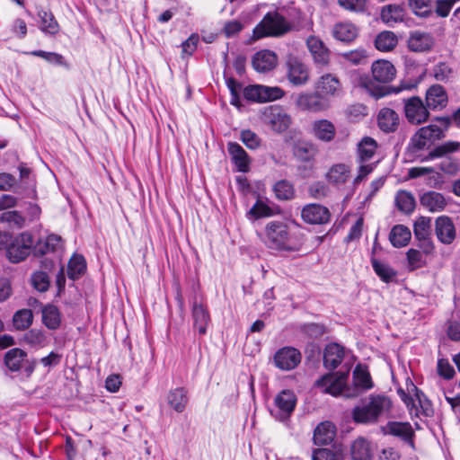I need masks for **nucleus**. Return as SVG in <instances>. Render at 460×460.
Segmentation results:
<instances>
[{
    "instance_id": "obj_1",
    "label": "nucleus",
    "mask_w": 460,
    "mask_h": 460,
    "mask_svg": "<svg viewBox=\"0 0 460 460\" xmlns=\"http://www.w3.org/2000/svg\"><path fill=\"white\" fill-rule=\"evenodd\" d=\"M259 236L266 247L278 252H299L303 245L300 240L290 234L288 225L279 220L267 223Z\"/></svg>"
},
{
    "instance_id": "obj_2",
    "label": "nucleus",
    "mask_w": 460,
    "mask_h": 460,
    "mask_svg": "<svg viewBox=\"0 0 460 460\" xmlns=\"http://www.w3.org/2000/svg\"><path fill=\"white\" fill-rule=\"evenodd\" d=\"M392 408L391 399L380 394H372L360 400L353 408L352 420L358 424H376L388 414Z\"/></svg>"
},
{
    "instance_id": "obj_3",
    "label": "nucleus",
    "mask_w": 460,
    "mask_h": 460,
    "mask_svg": "<svg viewBox=\"0 0 460 460\" xmlns=\"http://www.w3.org/2000/svg\"><path fill=\"white\" fill-rule=\"evenodd\" d=\"M290 30L291 25L284 16L277 12L268 13L253 29V38L280 37Z\"/></svg>"
},
{
    "instance_id": "obj_4",
    "label": "nucleus",
    "mask_w": 460,
    "mask_h": 460,
    "mask_svg": "<svg viewBox=\"0 0 460 460\" xmlns=\"http://www.w3.org/2000/svg\"><path fill=\"white\" fill-rule=\"evenodd\" d=\"M349 373L326 374L315 381L314 386L324 394L332 396L343 395L345 397V390L348 388L346 382Z\"/></svg>"
},
{
    "instance_id": "obj_5",
    "label": "nucleus",
    "mask_w": 460,
    "mask_h": 460,
    "mask_svg": "<svg viewBox=\"0 0 460 460\" xmlns=\"http://www.w3.org/2000/svg\"><path fill=\"white\" fill-rule=\"evenodd\" d=\"M33 245V238L30 233L24 232L17 235L6 251L9 261L18 263L23 261L30 254Z\"/></svg>"
},
{
    "instance_id": "obj_6",
    "label": "nucleus",
    "mask_w": 460,
    "mask_h": 460,
    "mask_svg": "<svg viewBox=\"0 0 460 460\" xmlns=\"http://www.w3.org/2000/svg\"><path fill=\"white\" fill-rule=\"evenodd\" d=\"M295 105L299 111L309 112H321L330 108L329 102L316 92H303L296 94Z\"/></svg>"
},
{
    "instance_id": "obj_7",
    "label": "nucleus",
    "mask_w": 460,
    "mask_h": 460,
    "mask_svg": "<svg viewBox=\"0 0 460 460\" xmlns=\"http://www.w3.org/2000/svg\"><path fill=\"white\" fill-rule=\"evenodd\" d=\"M353 387L346 388L345 397L353 398L359 395V394L367 392L373 388L374 384L370 374L366 367L358 365L352 373Z\"/></svg>"
},
{
    "instance_id": "obj_8",
    "label": "nucleus",
    "mask_w": 460,
    "mask_h": 460,
    "mask_svg": "<svg viewBox=\"0 0 460 460\" xmlns=\"http://www.w3.org/2000/svg\"><path fill=\"white\" fill-rule=\"evenodd\" d=\"M405 118L411 124H421L429 119V108L420 97L412 96L403 100Z\"/></svg>"
},
{
    "instance_id": "obj_9",
    "label": "nucleus",
    "mask_w": 460,
    "mask_h": 460,
    "mask_svg": "<svg viewBox=\"0 0 460 460\" xmlns=\"http://www.w3.org/2000/svg\"><path fill=\"white\" fill-rule=\"evenodd\" d=\"M243 95L249 101L266 102L280 99L284 91L278 86L249 85L244 88Z\"/></svg>"
},
{
    "instance_id": "obj_10",
    "label": "nucleus",
    "mask_w": 460,
    "mask_h": 460,
    "mask_svg": "<svg viewBox=\"0 0 460 460\" xmlns=\"http://www.w3.org/2000/svg\"><path fill=\"white\" fill-rule=\"evenodd\" d=\"M287 77L295 86L305 85L309 82L310 74L308 66L295 57H289L286 62Z\"/></svg>"
},
{
    "instance_id": "obj_11",
    "label": "nucleus",
    "mask_w": 460,
    "mask_h": 460,
    "mask_svg": "<svg viewBox=\"0 0 460 460\" xmlns=\"http://www.w3.org/2000/svg\"><path fill=\"white\" fill-rule=\"evenodd\" d=\"M264 122L276 132L285 131L291 123V118L279 106L265 108L263 113Z\"/></svg>"
},
{
    "instance_id": "obj_12",
    "label": "nucleus",
    "mask_w": 460,
    "mask_h": 460,
    "mask_svg": "<svg viewBox=\"0 0 460 460\" xmlns=\"http://www.w3.org/2000/svg\"><path fill=\"white\" fill-rule=\"evenodd\" d=\"M273 361L279 369L289 371L301 362V353L293 347H283L276 351Z\"/></svg>"
},
{
    "instance_id": "obj_13",
    "label": "nucleus",
    "mask_w": 460,
    "mask_h": 460,
    "mask_svg": "<svg viewBox=\"0 0 460 460\" xmlns=\"http://www.w3.org/2000/svg\"><path fill=\"white\" fill-rule=\"evenodd\" d=\"M407 393L402 389H398V394L400 398L403 401L406 406L411 410L413 408H417L416 402L419 403L420 408L423 410L426 415H429V402L423 394V393L419 390V388L411 382H410L407 385Z\"/></svg>"
},
{
    "instance_id": "obj_14",
    "label": "nucleus",
    "mask_w": 460,
    "mask_h": 460,
    "mask_svg": "<svg viewBox=\"0 0 460 460\" xmlns=\"http://www.w3.org/2000/svg\"><path fill=\"white\" fill-rule=\"evenodd\" d=\"M444 137L443 129L437 125H429L420 128L411 138L412 146L421 150L434 141Z\"/></svg>"
},
{
    "instance_id": "obj_15",
    "label": "nucleus",
    "mask_w": 460,
    "mask_h": 460,
    "mask_svg": "<svg viewBox=\"0 0 460 460\" xmlns=\"http://www.w3.org/2000/svg\"><path fill=\"white\" fill-rule=\"evenodd\" d=\"M306 47L315 65L321 66L329 65L331 51L319 37L314 35L309 36L306 40Z\"/></svg>"
},
{
    "instance_id": "obj_16",
    "label": "nucleus",
    "mask_w": 460,
    "mask_h": 460,
    "mask_svg": "<svg viewBox=\"0 0 460 460\" xmlns=\"http://www.w3.org/2000/svg\"><path fill=\"white\" fill-rule=\"evenodd\" d=\"M302 218L313 225L325 224L330 220L329 209L319 204H309L304 207L301 212Z\"/></svg>"
},
{
    "instance_id": "obj_17",
    "label": "nucleus",
    "mask_w": 460,
    "mask_h": 460,
    "mask_svg": "<svg viewBox=\"0 0 460 460\" xmlns=\"http://www.w3.org/2000/svg\"><path fill=\"white\" fill-rule=\"evenodd\" d=\"M407 45L413 52L429 51L434 45V38L426 31H412L410 32Z\"/></svg>"
},
{
    "instance_id": "obj_18",
    "label": "nucleus",
    "mask_w": 460,
    "mask_h": 460,
    "mask_svg": "<svg viewBox=\"0 0 460 460\" xmlns=\"http://www.w3.org/2000/svg\"><path fill=\"white\" fill-rule=\"evenodd\" d=\"M435 233L438 239L444 244H450L456 239V227L450 217H438L435 222Z\"/></svg>"
},
{
    "instance_id": "obj_19",
    "label": "nucleus",
    "mask_w": 460,
    "mask_h": 460,
    "mask_svg": "<svg viewBox=\"0 0 460 460\" xmlns=\"http://www.w3.org/2000/svg\"><path fill=\"white\" fill-rule=\"evenodd\" d=\"M315 90L325 99L327 96L337 95L341 90V84L335 75L325 74L317 80Z\"/></svg>"
},
{
    "instance_id": "obj_20",
    "label": "nucleus",
    "mask_w": 460,
    "mask_h": 460,
    "mask_svg": "<svg viewBox=\"0 0 460 460\" xmlns=\"http://www.w3.org/2000/svg\"><path fill=\"white\" fill-rule=\"evenodd\" d=\"M278 64L277 55L269 49L256 52L252 59V67L260 73L272 70Z\"/></svg>"
},
{
    "instance_id": "obj_21",
    "label": "nucleus",
    "mask_w": 460,
    "mask_h": 460,
    "mask_svg": "<svg viewBox=\"0 0 460 460\" xmlns=\"http://www.w3.org/2000/svg\"><path fill=\"white\" fill-rule=\"evenodd\" d=\"M296 403L295 394L290 390H283L275 398V404L279 413L278 418L280 420H287L293 412Z\"/></svg>"
},
{
    "instance_id": "obj_22",
    "label": "nucleus",
    "mask_w": 460,
    "mask_h": 460,
    "mask_svg": "<svg viewBox=\"0 0 460 460\" xmlns=\"http://www.w3.org/2000/svg\"><path fill=\"white\" fill-rule=\"evenodd\" d=\"M371 72L376 82L384 84L393 81L396 75L394 66L385 59L375 61L371 66Z\"/></svg>"
},
{
    "instance_id": "obj_23",
    "label": "nucleus",
    "mask_w": 460,
    "mask_h": 460,
    "mask_svg": "<svg viewBox=\"0 0 460 460\" xmlns=\"http://www.w3.org/2000/svg\"><path fill=\"white\" fill-rule=\"evenodd\" d=\"M227 151L238 172H246L250 170L251 159L246 151L235 142L227 144Z\"/></svg>"
},
{
    "instance_id": "obj_24",
    "label": "nucleus",
    "mask_w": 460,
    "mask_h": 460,
    "mask_svg": "<svg viewBox=\"0 0 460 460\" xmlns=\"http://www.w3.org/2000/svg\"><path fill=\"white\" fill-rule=\"evenodd\" d=\"M447 103V94L443 86L434 84L426 93V105L431 110H441Z\"/></svg>"
},
{
    "instance_id": "obj_25",
    "label": "nucleus",
    "mask_w": 460,
    "mask_h": 460,
    "mask_svg": "<svg viewBox=\"0 0 460 460\" xmlns=\"http://www.w3.org/2000/svg\"><path fill=\"white\" fill-rule=\"evenodd\" d=\"M399 115L390 108H382L377 114L379 128L386 133L394 132L399 126Z\"/></svg>"
},
{
    "instance_id": "obj_26",
    "label": "nucleus",
    "mask_w": 460,
    "mask_h": 460,
    "mask_svg": "<svg viewBox=\"0 0 460 460\" xmlns=\"http://www.w3.org/2000/svg\"><path fill=\"white\" fill-rule=\"evenodd\" d=\"M344 358V350L337 343L327 345L323 352V365L328 369H335Z\"/></svg>"
},
{
    "instance_id": "obj_27",
    "label": "nucleus",
    "mask_w": 460,
    "mask_h": 460,
    "mask_svg": "<svg viewBox=\"0 0 460 460\" xmlns=\"http://www.w3.org/2000/svg\"><path fill=\"white\" fill-rule=\"evenodd\" d=\"M27 354L24 350L13 348L9 349L4 355V364L6 367L12 372L21 370L26 364H28Z\"/></svg>"
},
{
    "instance_id": "obj_28",
    "label": "nucleus",
    "mask_w": 460,
    "mask_h": 460,
    "mask_svg": "<svg viewBox=\"0 0 460 460\" xmlns=\"http://www.w3.org/2000/svg\"><path fill=\"white\" fill-rule=\"evenodd\" d=\"M292 153L299 161L309 162L315 157L318 153V149L315 145L311 142L298 140L293 144Z\"/></svg>"
},
{
    "instance_id": "obj_29",
    "label": "nucleus",
    "mask_w": 460,
    "mask_h": 460,
    "mask_svg": "<svg viewBox=\"0 0 460 460\" xmlns=\"http://www.w3.org/2000/svg\"><path fill=\"white\" fill-rule=\"evenodd\" d=\"M312 133L313 135L324 142L332 141L335 137V127L327 119H318L312 123Z\"/></svg>"
},
{
    "instance_id": "obj_30",
    "label": "nucleus",
    "mask_w": 460,
    "mask_h": 460,
    "mask_svg": "<svg viewBox=\"0 0 460 460\" xmlns=\"http://www.w3.org/2000/svg\"><path fill=\"white\" fill-rule=\"evenodd\" d=\"M336 434L335 426L330 421L318 424L314 432V441L317 445L331 444Z\"/></svg>"
},
{
    "instance_id": "obj_31",
    "label": "nucleus",
    "mask_w": 460,
    "mask_h": 460,
    "mask_svg": "<svg viewBox=\"0 0 460 460\" xmlns=\"http://www.w3.org/2000/svg\"><path fill=\"white\" fill-rule=\"evenodd\" d=\"M350 178V168L345 164H333L326 173L328 182L340 186Z\"/></svg>"
},
{
    "instance_id": "obj_32",
    "label": "nucleus",
    "mask_w": 460,
    "mask_h": 460,
    "mask_svg": "<svg viewBox=\"0 0 460 460\" xmlns=\"http://www.w3.org/2000/svg\"><path fill=\"white\" fill-rule=\"evenodd\" d=\"M192 319L194 328L199 334H205L210 322L208 309L203 305L195 302L192 305Z\"/></svg>"
},
{
    "instance_id": "obj_33",
    "label": "nucleus",
    "mask_w": 460,
    "mask_h": 460,
    "mask_svg": "<svg viewBox=\"0 0 460 460\" xmlns=\"http://www.w3.org/2000/svg\"><path fill=\"white\" fill-rule=\"evenodd\" d=\"M332 36L343 42H351L358 35V28L350 22H339L336 23L332 28Z\"/></svg>"
},
{
    "instance_id": "obj_34",
    "label": "nucleus",
    "mask_w": 460,
    "mask_h": 460,
    "mask_svg": "<svg viewBox=\"0 0 460 460\" xmlns=\"http://www.w3.org/2000/svg\"><path fill=\"white\" fill-rule=\"evenodd\" d=\"M420 204L430 212H440L447 206L445 197L436 191H428L420 197Z\"/></svg>"
},
{
    "instance_id": "obj_35",
    "label": "nucleus",
    "mask_w": 460,
    "mask_h": 460,
    "mask_svg": "<svg viewBox=\"0 0 460 460\" xmlns=\"http://www.w3.org/2000/svg\"><path fill=\"white\" fill-rule=\"evenodd\" d=\"M416 88V84L410 81H402L396 86L377 87L370 90V93L376 99L394 93L398 94L403 91H411Z\"/></svg>"
},
{
    "instance_id": "obj_36",
    "label": "nucleus",
    "mask_w": 460,
    "mask_h": 460,
    "mask_svg": "<svg viewBox=\"0 0 460 460\" xmlns=\"http://www.w3.org/2000/svg\"><path fill=\"white\" fill-rule=\"evenodd\" d=\"M386 432L388 434L400 437L404 441L413 446L412 437L413 430L410 423L407 422H389L386 425Z\"/></svg>"
},
{
    "instance_id": "obj_37",
    "label": "nucleus",
    "mask_w": 460,
    "mask_h": 460,
    "mask_svg": "<svg viewBox=\"0 0 460 460\" xmlns=\"http://www.w3.org/2000/svg\"><path fill=\"white\" fill-rule=\"evenodd\" d=\"M405 15V10L402 6L397 4H389L382 8L381 19L388 24L393 25L394 23L403 21Z\"/></svg>"
},
{
    "instance_id": "obj_38",
    "label": "nucleus",
    "mask_w": 460,
    "mask_h": 460,
    "mask_svg": "<svg viewBox=\"0 0 460 460\" xmlns=\"http://www.w3.org/2000/svg\"><path fill=\"white\" fill-rule=\"evenodd\" d=\"M411 237L410 229L402 225L394 226L389 234V240L394 247H404L406 246Z\"/></svg>"
},
{
    "instance_id": "obj_39",
    "label": "nucleus",
    "mask_w": 460,
    "mask_h": 460,
    "mask_svg": "<svg viewBox=\"0 0 460 460\" xmlns=\"http://www.w3.org/2000/svg\"><path fill=\"white\" fill-rule=\"evenodd\" d=\"M168 404L177 412H182L188 403L187 391L181 387L171 390L167 395Z\"/></svg>"
},
{
    "instance_id": "obj_40",
    "label": "nucleus",
    "mask_w": 460,
    "mask_h": 460,
    "mask_svg": "<svg viewBox=\"0 0 460 460\" xmlns=\"http://www.w3.org/2000/svg\"><path fill=\"white\" fill-rule=\"evenodd\" d=\"M398 43L397 36L390 31H384L377 34L375 40V47L384 52L393 50Z\"/></svg>"
},
{
    "instance_id": "obj_41",
    "label": "nucleus",
    "mask_w": 460,
    "mask_h": 460,
    "mask_svg": "<svg viewBox=\"0 0 460 460\" xmlns=\"http://www.w3.org/2000/svg\"><path fill=\"white\" fill-rule=\"evenodd\" d=\"M350 454L352 460H370L371 449L369 442L363 438H357L351 445Z\"/></svg>"
},
{
    "instance_id": "obj_42",
    "label": "nucleus",
    "mask_w": 460,
    "mask_h": 460,
    "mask_svg": "<svg viewBox=\"0 0 460 460\" xmlns=\"http://www.w3.org/2000/svg\"><path fill=\"white\" fill-rule=\"evenodd\" d=\"M377 148L376 142L369 137H365L358 145V156L360 163L370 160Z\"/></svg>"
},
{
    "instance_id": "obj_43",
    "label": "nucleus",
    "mask_w": 460,
    "mask_h": 460,
    "mask_svg": "<svg viewBox=\"0 0 460 460\" xmlns=\"http://www.w3.org/2000/svg\"><path fill=\"white\" fill-rule=\"evenodd\" d=\"M43 323L50 330H56L61 323V315L56 305H47L42 308Z\"/></svg>"
},
{
    "instance_id": "obj_44",
    "label": "nucleus",
    "mask_w": 460,
    "mask_h": 460,
    "mask_svg": "<svg viewBox=\"0 0 460 460\" xmlns=\"http://www.w3.org/2000/svg\"><path fill=\"white\" fill-rule=\"evenodd\" d=\"M38 15L40 19V30L44 33L55 35L58 32L59 25L50 12L40 10Z\"/></svg>"
},
{
    "instance_id": "obj_45",
    "label": "nucleus",
    "mask_w": 460,
    "mask_h": 460,
    "mask_svg": "<svg viewBox=\"0 0 460 460\" xmlns=\"http://www.w3.org/2000/svg\"><path fill=\"white\" fill-rule=\"evenodd\" d=\"M86 270V262L84 256L75 254L71 257L67 264V276L69 279H79Z\"/></svg>"
},
{
    "instance_id": "obj_46",
    "label": "nucleus",
    "mask_w": 460,
    "mask_h": 460,
    "mask_svg": "<svg viewBox=\"0 0 460 460\" xmlns=\"http://www.w3.org/2000/svg\"><path fill=\"white\" fill-rule=\"evenodd\" d=\"M61 237L56 234H49L45 240H40L34 246V252L38 255H44L53 252L59 245Z\"/></svg>"
},
{
    "instance_id": "obj_47",
    "label": "nucleus",
    "mask_w": 460,
    "mask_h": 460,
    "mask_svg": "<svg viewBox=\"0 0 460 460\" xmlns=\"http://www.w3.org/2000/svg\"><path fill=\"white\" fill-rule=\"evenodd\" d=\"M371 262L375 272L384 282L388 283L396 277V271L387 263L376 259H372Z\"/></svg>"
},
{
    "instance_id": "obj_48",
    "label": "nucleus",
    "mask_w": 460,
    "mask_h": 460,
    "mask_svg": "<svg viewBox=\"0 0 460 460\" xmlns=\"http://www.w3.org/2000/svg\"><path fill=\"white\" fill-rule=\"evenodd\" d=\"M395 203L398 209L403 213H411L415 208V199L413 196L406 190H400L397 192Z\"/></svg>"
},
{
    "instance_id": "obj_49",
    "label": "nucleus",
    "mask_w": 460,
    "mask_h": 460,
    "mask_svg": "<svg viewBox=\"0 0 460 460\" xmlns=\"http://www.w3.org/2000/svg\"><path fill=\"white\" fill-rule=\"evenodd\" d=\"M33 321V314L30 309H21L13 316V323L16 330L28 329Z\"/></svg>"
},
{
    "instance_id": "obj_50",
    "label": "nucleus",
    "mask_w": 460,
    "mask_h": 460,
    "mask_svg": "<svg viewBox=\"0 0 460 460\" xmlns=\"http://www.w3.org/2000/svg\"><path fill=\"white\" fill-rule=\"evenodd\" d=\"M431 219L426 217H419L414 223L415 237L423 242H427L430 234Z\"/></svg>"
},
{
    "instance_id": "obj_51",
    "label": "nucleus",
    "mask_w": 460,
    "mask_h": 460,
    "mask_svg": "<svg viewBox=\"0 0 460 460\" xmlns=\"http://www.w3.org/2000/svg\"><path fill=\"white\" fill-rule=\"evenodd\" d=\"M408 2L410 8L415 15L426 18L432 14L431 0H408Z\"/></svg>"
},
{
    "instance_id": "obj_52",
    "label": "nucleus",
    "mask_w": 460,
    "mask_h": 460,
    "mask_svg": "<svg viewBox=\"0 0 460 460\" xmlns=\"http://www.w3.org/2000/svg\"><path fill=\"white\" fill-rule=\"evenodd\" d=\"M341 57L346 61L351 63L352 65H360L364 64L367 58L368 54L365 49L359 48L350 51H347L341 54Z\"/></svg>"
},
{
    "instance_id": "obj_53",
    "label": "nucleus",
    "mask_w": 460,
    "mask_h": 460,
    "mask_svg": "<svg viewBox=\"0 0 460 460\" xmlns=\"http://www.w3.org/2000/svg\"><path fill=\"white\" fill-rule=\"evenodd\" d=\"M0 222L6 223L11 227L20 228L24 224V218L18 211L10 210L0 215Z\"/></svg>"
},
{
    "instance_id": "obj_54",
    "label": "nucleus",
    "mask_w": 460,
    "mask_h": 460,
    "mask_svg": "<svg viewBox=\"0 0 460 460\" xmlns=\"http://www.w3.org/2000/svg\"><path fill=\"white\" fill-rule=\"evenodd\" d=\"M249 214L255 218L271 217L275 215L272 208L267 205L264 201L258 199L255 204L251 208Z\"/></svg>"
},
{
    "instance_id": "obj_55",
    "label": "nucleus",
    "mask_w": 460,
    "mask_h": 460,
    "mask_svg": "<svg viewBox=\"0 0 460 460\" xmlns=\"http://www.w3.org/2000/svg\"><path fill=\"white\" fill-rule=\"evenodd\" d=\"M31 55L40 57L45 59L47 62L50 64H55L62 66L67 67V64L65 61V58L62 55L56 52H47L44 50H35L31 52Z\"/></svg>"
},
{
    "instance_id": "obj_56",
    "label": "nucleus",
    "mask_w": 460,
    "mask_h": 460,
    "mask_svg": "<svg viewBox=\"0 0 460 460\" xmlns=\"http://www.w3.org/2000/svg\"><path fill=\"white\" fill-rule=\"evenodd\" d=\"M274 192L279 199L287 200L293 197V186L287 181H279L274 185Z\"/></svg>"
},
{
    "instance_id": "obj_57",
    "label": "nucleus",
    "mask_w": 460,
    "mask_h": 460,
    "mask_svg": "<svg viewBox=\"0 0 460 460\" xmlns=\"http://www.w3.org/2000/svg\"><path fill=\"white\" fill-rule=\"evenodd\" d=\"M31 283L35 289L40 292H45L49 287V278L47 273L38 271L31 276Z\"/></svg>"
},
{
    "instance_id": "obj_58",
    "label": "nucleus",
    "mask_w": 460,
    "mask_h": 460,
    "mask_svg": "<svg viewBox=\"0 0 460 460\" xmlns=\"http://www.w3.org/2000/svg\"><path fill=\"white\" fill-rule=\"evenodd\" d=\"M23 339L25 343L32 347H42L46 341L43 332L35 329L29 331Z\"/></svg>"
},
{
    "instance_id": "obj_59",
    "label": "nucleus",
    "mask_w": 460,
    "mask_h": 460,
    "mask_svg": "<svg viewBox=\"0 0 460 460\" xmlns=\"http://www.w3.org/2000/svg\"><path fill=\"white\" fill-rule=\"evenodd\" d=\"M240 138L249 149H257L261 145V138L253 131L246 129L241 132Z\"/></svg>"
},
{
    "instance_id": "obj_60",
    "label": "nucleus",
    "mask_w": 460,
    "mask_h": 460,
    "mask_svg": "<svg viewBox=\"0 0 460 460\" xmlns=\"http://www.w3.org/2000/svg\"><path fill=\"white\" fill-rule=\"evenodd\" d=\"M460 146V143L458 142H447L442 146L436 147L433 151H431L429 155V157H441L448 153H452L456 151Z\"/></svg>"
},
{
    "instance_id": "obj_61",
    "label": "nucleus",
    "mask_w": 460,
    "mask_h": 460,
    "mask_svg": "<svg viewBox=\"0 0 460 460\" xmlns=\"http://www.w3.org/2000/svg\"><path fill=\"white\" fill-rule=\"evenodd\" d=\"M406 254L410 270H414L423 266V256L420 251L410 249Z\"/></svg>"
},
{
    "instance_id": "obj_62",
    "label": "nucleus",
    "mask_w": 460,
    "mask_h": 460,
    "mask_svg": "<svg viewBox=\"0 0 460 460\" xmlns=\"http://www.w3.org/2000/svg\"><path fill=\"white\" fill-rule=\"evenodd\" d=\"M457 1L458 0H437L435 12L438 16L447 17Z\"/></svg>"
},
{
    "instance_id": "obj_63",
    "label": "nucleus",
    "mask_w": 460,
    "mask_h": 460,
    "mask_svg": "<svg viewBox=\"0 0 460 460\" xmlns=\"http://www.w3.org/2000/svg\"><path fill=\"white\" fill-rule=\"evenodd\" d=\"M434 76L438 81H445L447 80L451 74L452 69L446 63H439L434 66L433 69Z\"/></svg>"
},
{
    "instance_id": "obj_64",
    "label": "nucleus",
    "mask_w": 460,
    "mask_h": 460,
    "mask_svg": "<svg viewBox=\"0 0 460 460\" xmlns=\"http://www.w3.org/2000/svg\"><path fill=\"white\" fill-rule=\"evenodd\" d=\"M313 460H338V455L329 448H318L313 452Z\"/></svg>"
}]
</instances>
